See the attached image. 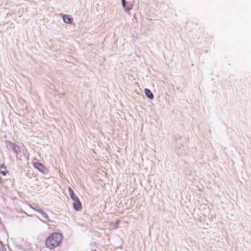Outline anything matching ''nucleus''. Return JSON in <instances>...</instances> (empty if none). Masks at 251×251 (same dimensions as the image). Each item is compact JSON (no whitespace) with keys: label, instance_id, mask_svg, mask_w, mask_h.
Masks as SVG:
<instances>
[{"label":"nucleus","instance_id":"obj_1","mask_svg":"<svg viewBox=\"0 0 251 251\" xmlns=\"http://www.w3.org/2000/svg\"><path fill=\"white\" fill-rule=\"evenodd\" d=\"M62 235L59 233H54L50 235L46 240L47 248L52 249L58 246L62 240Z\"/></svg>","mask_w":251,"mask_h":251},{"label":"nucleus","instance_id":"obj_2","mask_svg":"<svg viewBox=\"0 0 251 251\" xmlns=\"http://www.w3.org/2000/svg\"><path fill=\"white\" fill-rule=\"evenodd\" d=\"M5 143L6 148L8 150L12 151L17 155L21 152V150L18 145L8 140L5 141Z\"/></svg>","mask_w":251,"mask_h":251},{"label":"nucleus","instance_id":"obj_3","mask_svg":"<svg viewBox=\"0 0 251 251\" xmlns=\"http://www.w3.org/2000/svg\"><path fill=\"white\" fill-rule=\"evenodd\" d=\"M73 201H74L73 207L74 209L76 211H79L81 208V204L78 198Z\"/></svg>","mask_w":251,"mask_h":251},{"label":"nucleus","instance_id":"obj_4","mask_svg":"<svg viewBox=\"0 0 251 251\" xmlns=\"http://www.w3.org/2000/svg\"><path fill=\"white\" fill-rule=\"evenodd\" d=\"M33 166L35 168L37 169L39 171L42 172H44L45 167L42 164L39 162H35L33 164Z\"/></svg>","mask_w":251,"mask_h":251},{"label":"nucleus","instance_id":"obj_5","mask_svg":"<svg viewBox=\"0 0 251 251\" xmlns=\"http://www.w3.org/2000/svg\"><path fill=\"white\" fill-rule=\"evenodd\" d=\"M63 21L67 24H71L72 22V19L70 16L65 15L63 16Z\"/></svg>","mask_w":251,"mask_h":251},{"label":"nucleus","instance_id":"obj_6","mask_svg":"<svg viewBox=\"0 0 251 251\" xmlns=\"http://www.w3.org/2000/svg\"><path fill=\"white\" fill-rule=\"evenodd\" d=\"M145 94L146 96L150 99H152L153 98V95L152 92L147 88L145 89Z\"/></svg>","mask_w":251,"mask_h":251},{"label":"nucleus","instance_id":"obj_7","mask_svg":"<svg viewBox=\"0 0 251 251\" xmlns=\"http://www.w3.org/2000/svg\"><path fill=\"white\" fill-rule=\"evenodd\" d=\"M39 213L41 214V216L43 219L46 220L47 221H49L48 216L42 209L40 210Z\"/></svg>","mask_w":251,"mask_h":251},{"label":"nucleus","instance_id":"obj_8","mask_svg":"<svg viewBox=\"0 0 251 251\" xmlns=\"http://www.w3.org/2000/svg\"><path fill=\"white\" fill-rule=\"evenodd\" d=\"M69 195L72 200H76L77 197L74 195V191L70 187L69 188Z\"/></svg>","mask_w":251,"mask_h":251},{"label":"nucleus","instance_id":"obj_9","mask_svg":"<svg viewBox=\"0 0 251 251\" xmlns=\"http://www.w3.org/2000/svg\"><path fill=\"white\" fill-rule=\"evenodd\" d=\"M29 207L31 208H32V209H33L35 211H37V212H39V211L41 209H40L39 208V207L38 206H37L36 205H35V206H33L32 205L29 204Z\"/></svg>","mask_w":251,"mask_h":251},{"label":"nucleus","instance_id":"obj_10","mask_svg":"<svg viewBox=\"0 0 251 251\" xmlns=\"http://www.w3.org/2000/svg\"><path fill=\"white\" fill-rule=\"evenodd\" d=\"M0 251H6L4 249L3 245H2V243L0 241Z\"/></svg>","mask_w":251,"mask_h":251},{"label":"nucleus","instance_id":"obj_11","mask_svg":"<svg viewBox=\"0 0 251 251\" xmlns=\"http://www.w3.org/2000/svg\"><path fill=\"white\" fill-rule=\"evenodd\" d=\"M122 6L125 8L126 7V0H122Z\"/></svg>","mask_w":251,"mask_h":251},{"label":"nucleus","instance_id":"obj_12","mask_svg":"<svg viewBox=\"0 0 251 251\" xmlns=\"http://www.w3.org/2000/svg\"><path fill=\"white\" fill-rule=\"evenodd\" d=\"M1 173L2 174V175L3 176H5L6 172L5 171H1Z\"/></svg>","mask_w":251,"mask_h":251}]
</instances>
